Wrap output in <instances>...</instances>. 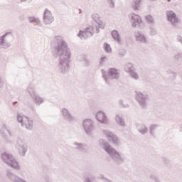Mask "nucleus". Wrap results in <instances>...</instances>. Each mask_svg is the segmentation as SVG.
Masks as SVG:
<instances>
[{
  "label": "nucleus",
  "instance_id": "f257e3e1",
  "mask_svg": "<svg viewBox=\"0 0 182 182\" xmlns=\"http://www.w3.org/2000/svg\"><path fill=\"white\" fill-rule=\"evenodd\" d=\"M54 52L58 56L57 69L60 73H68L70 63V50L63 37L56 36L54 38Z\"/></svg>",
  "mask_w": 182,
  "mask_h": 182
},
{
  "label": "nucleus",
  "instance_id": "f03ea898",
  "mask_svg": "<svg viewBox=\"0 0 182 182\" xmlns=\"http://www.w3.org/2000/svg\"><path fill=\"white\" fill-rule=\"evenodd\" d=\"M102 149L105 151L109 156V157L117 163L118 164H122L124 161V159L123 156L116 150V149L113 148L111 145L106 142L102 143Z\"/></svg>",
  "mask_w": 182,
  "mask_h": 182
},
{
  "label": "nucleus",
  "instance_id": "7ed1b4c3",
  "mask_svg": "<svg viewBox=\"0 0 182 182\" xmlns=\"http://www.w3.org/2000/svg\"><path fill=\"white\" fill-rule=\"evenodd\" d=\"M101 72L106 85H112L114 80H119L120 77V72L116 68H109L107 71L102 70Z\"/></svg>",
  "mask_w": 182,
  "mask_h": 182
},
{
  "label": "nucleus",
  "instance_id": "20e7f679",
  "mask_svg": "<svg viewBox=\"0 0 182 182\" xmlns=\"http://www.w3.org/2000/svg\"><path fill=\"white\" fill-rule=\"evenodd\" d=\"M1 160L4 163L7 164V166L11 167V168H14V170H19V163H18L15 156H13L10 153L4 152L1 154Z\"/></svg>",
  "mask_w": 182,
  "mask_h": 182
},
{
  "label": "nucleus",
  "instance_id": "39448f33",
  "mask_svg": "<svg viewBox=\"0 0 182 182\" xmlns=\"http://www.w3.org/2000/svg\"><path fill=\"white\" fill-rule=\"evenodd\" d=\"M135 99L142 109H146V107L149 106L150 97H149V94H147V92L136 91L135 92Z\"/></svg>",
  "mask_w": 182,
  "mask_h": 182
},
{
  "label": "nucleus",
  "instance_id": "423d86ee",
  "mask_svg": "<svg viewBox=\"0 0 182 182\" xmlns=\"http://www.w3.org/2000/svg\"><path fill=\"white\" fill-rule=\"evenodd\" d=\"M82 127L85 134L89 137H92L95 134V130H96V126L95 125V121L91 119H86L82 121Z\"/></svg>",
  "mask_w": 182,
  "mask_h": 182
},
{
  "label": "nucleus",
  "instance_id": "0eeeda50",
  "mask_svg": "<svg viewBox=\"0 0 182 182\" xmlns=\"http://www.w3.org/2000/svg\"><path fill=\"white\" fill-rule=\"evenodd\" d=\"M102 133L108 140L109 143H111V144H113L114 146L120 145V140L119 139V137H117V135L114 134V133L112 132V131L102 129Z\"/></svg>",
  "mask_w": 182,
  "mask_h": 182
},
{
  "label": "nucleus",
  "instance_id": "6e6552de",
  "mask_svg": "<svg viewBox=\"0 0 182 182\" xmlns=\"http://www.w3.org/2000/svg\"><path fill=\"white\" fill-rule=\"evenodd\" d=\"M14 34L11 32H7L3 36H0V49L6 50L11 48V41L8 39H12Z\"/></svg>",
  "mask_w": 182,
  "mask_h": 182
},
{
  "label": "nucleus",
  "instance_id": "1a4fd4ad",
  "mask_svg": "<svg viewBox=\"0 0 182 182\" xmlns=\"http://www.w3.org/2000/svg\"><path fill=\"white\" fill-rule=\"evenodd\" d=\"M27 92L30 95L31 97L33 99V102H35L36 105L40 106L42 105L45 100L43 98L41 97L39 95H36V92L35 91V87H33V84H30L27 87Z\"/></svg>",
  "mask_w": 182,
  "mask_h": 182
},
{
  "label": "nucleus",
  "instance_id": "9d476101",
  "mask_svg": "<svg viewBox=\"0 0 182 182\" xmlns=\"http://www.w3.org/2000/svg\"><path fill=\"white\" fill-rule=\"evenodd\" d=\"M166 19L168 22H170L171 26L176 28V26H178V23H180V18L177 16V14L174 13V11L170 10L166 11Z\"/></svg>",
  "mask_w": 182,
  "mask_h": 182
},
{
  "label": "nucleus",
  "instance_id": "9b49d317",
  "mask_svg": "<svg viewBox=\"0 0 182 182\" xmlns=\"http://www.w3.org/2000/svg\"><path fill=\"white\" fill-rule=\"evenodd\" d=\"M16 149L18 150L20 156H25L28 151V144L22 139H18L16 144Z\"/></svg>",
  "mask_w": 182,
  "mask_h": 182
},
{
  "label": "nucleus",
  "instance_id": "f8f14e48",
  "mask_svg": "<svg viewBox=\"0 0 182 182\" xmlns=\"http://www.w3.org/2000/svg\"><path fill=\"white\" fill-rule=\"evenodd\" d=\"M95 31H96L95 26L87 27L85 31H80L77 37L80 38V39H87V38H90L92 35H95Z\"/></svg>",
  "mask_w": 182,
  "mask_h": 182
},
{
  "label": "nucleus",
  "instance_id": "ddd939ff",
  "mask_svg": "<svg viewBox=\"0 0 182 182\" xmlns=\"http://www.w3.org/2000/svg\"><path fill=\"white\" fill-rule=\"evenodd\" d=\"M60 114L65 122H68V123H75L76 122V118L72 115L68 108H61Z\"/></svg>",
  "mask_w": 182,
  "mask_h": 182
},
{
  "label": "nucleus",
  "instance_id": "4468645a",
  "mask_svg": "<svg viewBox=\"0 0 182 182\" xmlns=\"http://www.w3.org/2000/svg\"><path fill=\"white\" fill-rule=\"evenodd\" d=\"M92 26L95 28L96 29V33H99L100 32V29H103L105 28V25L103 24V22L100 20L99 18V15L97 14H93L92 16Z\"/></svg>",
  "mask_w": 182,
  "mask_h": 182
},
{
  "label": "nucleus",
  "instance_id": "2eb2a0df",
  "mask_svg": "<svg viewBox=\"0 0 182 182\" xmlns=\"http://www.w3.org/2000/svg\"><path fill=\"white\" fill-rule=\"evenodd\" d=\"M54 21L55 18L53 17V15H52V12L48 9H46L43 16V23L44 25H51Z\"/></svg>",
  "mask_w": 182,
  "mask_h": 182
},
{
  "label": "nucleus",
  "instance_id": "dca6fc26",
  "mask_svg": "<svg viewBox=\"0 0 182 182\" xmlns=\"http://www.w3.org/2000/svg\"><path fill=\"white\" fill-rule=\"evenodd\" d=\"M6 176L11 182H27L26 180L22 179L18 175L14 173L12 171L8 170L6 172Z\"/></svg>",
  "mask_w": 182,
  "mask_h": 182
},
{
  "label": "nucleus",
  "instance_id": "f3484780",
  "mask_svg": "<svg viewBox=\"0 0 182 182\" xmlns=\"http://www.w3.org/2000/svg\"><path fill=\"white\" fill-rule=\"evenodd\" d=\"M129 21L132 23V28H136V26H139L140 23H141V18L140 16L132 13L129 15Z\"/></svg>",
  "mask_w": 182,
  "mask_h": 182
},
{
  "label": "nucleus",
  "instance_id": "a211bd4d",
  "mask_svg": "<svg viewBox=\"0 0 182 182\" xmlns=\"http://www.w3.org/2000/svg\"><path fill=\"white\" fill-rule=\"evenodd\" d=\"M135 40L139 43H148L149 39L147 38V36L143 33L141 31H136L134 33Z\"/></svg>",
  "mask_w": 182,
  "mask_h": 182
},
{
  "label": "nucleus",
  "instance_id": "6ab92c4d",
  "mask_svg": "<svg viewBox=\"0 0 182 182\" xmlns=\"http://www.w3.org/2000/svg\"><path fill=\"white\" fill-rule=\"evenodd\" d=\"M21 126L26 130H33V120L28 117L24 116V122Z\"/></svg>",
  "mask_w": 182,
  "mask_h": 182
},
{
  "label": "nucleus",
  "instance_id": "aec40b11",
  "mask_svg": "<svg viewBox=\"0 0 182 182\" xmlns=\"http://www.w3.org/2000/svg\"><path fill=\"white\" fill-rule=\"evenodd\" d=\"M95 117L97 120L102 124H107V117H106V114H105V112L102 111L98 112L96 114Z\"/></svg>",
  "mask_w": 182,
  "mask_h": 182
},
{
  "label": "nucleus",
  "instance_id": "412c9836",
  "mask_svg": "<svg viewBox=\"0 0 182 182\" xmlns=\"http://www.w3.org/2000/svg\"><path fill=\"white\" fill-rule=\"evenodd\" d=\"M115 123L121 127H126V122H124V117L122 114H117L115 115Z\"/></svg>",
  "mask_w": 182,
  "mask_h": 182
},
{
  "label": "nucleus",
  "instance_id": "4be33fe9",
  "mask_svg": "<svg viewBox=\"0 0 182 182\" xmlns=\"http://www.w3.org/2000/svg\"><path fill=\"white\" fill-rule=\"evenodd\" d=\"M136 128L138 130V132L144 136V134H147V132H149V128L143 124H135Z\"/></svg>",
  "mask_w": 182,
  "mask_h": 182
},
{
  "label": "nucleus",
  "instance_id": "5701e85b",
  "mask_svg": "<svg viewBox=\"0 0 182 182\" xmlns=\"http://www.w3.org/2000/svg\"><path fill=\"white\" fill-rule=\"evenodd\" d=\"M111 35L114 40H115L117 43H120L122 42V39L120 38V34H119V32L116 30H114L111 32Z\"/></svg>",
  "mask_w": 182,
  "mask_h": 182
},
{
  "label": "nucleus",
  "instance_id": "b1692460",
  "mask_svg": "<svg viewBox=\"0 0 182 182\" xmlns=\"http://www.w3.org/2000/svg\"><path fill=\"white\" fill-rule=\"evenodd\" d=\"M73 146H75V150H79L80 151H83L86 149V145L79 142H74Z\"/></svg>",
  "mask_w": 182,
  "mask_h": 182
},
{
  "label": "nucleus",
  "instance_id": "393cba45",
  "mask_svg": "<svg viewBox=\"0 0 182 182\" xmlns=\"http://www.w3.org/2000/svg\"><path fill=\"white\" fill-rule=\"evenodd\" d=\"M29 23H36L38 26H41V20L35 16H30L28 18Z\"/></svg>",
  "mask_w": 182,
  "mask_h": 182
},
{
  "label": "nucleus",
  "instance_id": "a878e982",
  "mask_svg": "<svg viewBox=\"0 0 182 182\" xmlns=\"http://www.w3.org/2000/svg\"><path fill=\"white\" fill-rule=\"evenodd\" d=\"M124 70L127 73H131V72L134 71V66H133V64L127 63L124 65Z\"/></svg>",
  "mask_w": 182,
  "mask_h": 182
},
{
  "label": "nucleus",
  "instance_id": "bb28decb",
  "mask_svg": "<svg viewBox=\"0 0 182 182\" xmlns=\"http://www.w3.org/2000/svg\"><path fill=\"white\" fill-rule=\"evenodd\" d=\"M157 127H159V125L156 124H151L149 127V132H150V134L151 136H154L156 133V130L157 129Z\"/></svg>",
  "mask_w": 182,
  "mask_h": 182
},
{
  "label": "nucleus",
  "instance_id": "cd10ccee",
  "mask_svg": "<svg viewBox=\"0 0 182 182\" xmlns=\"http://www.w3.org/2000/svg\"><path fill=\"white\" fill-rule=\"evenodd\" d=\"M93 180H95V177L91 176H85V182H93ZM104 182H113L110 179L105 178H104Z\"/></svg>",
  "mask_w": 182,
  "mask_h": 182
},
{
  "label": "nucleus",
  "instance_id": "c85d7f7f",
  "mask_svg": "<svg viewBox=\"0 0 182 182\" xmlns=\"http://www.w3.org/2000/svg\"><path fill=\"white\" fill-rule=\"evenodd\" d=\"M141 2V0H134V4H132V8L134 11H137V9H139V6Z\"/></svg>",
  "mask_w": 182,
  "mask_h": 182
},
{
  "label": "nucleus",
  "instance_id": "c756f323",
  "mask_svg": "<svg viewBox=\"0 0 182 182\" xmlns=\"http://www.w3.org/2000/svg\"><path fill=\"white\" fill-rule=\"evenodd\" d=\"M145 19L149 25H153L154 23V18H153V16L150 15H147L145 16Z\"/></svg>",
  "mask_w": 182,
  "mask_h": 182
},
{
  "label": "nucleus",
  "instance_id": "7c9ffc66",
  "mask_svg": "<svg viewBox=\"0 0 182 182\" xmlns=\"http://www.w3.org/2000/svg\"><path fill=\"white\" fill-rule=\"evenodd\" d=\"M129 76H131L132 79H134V80H139V79L140 78L139 74L135 71L129 73Z\"/></svg>",
  "mask_w": 182,
  "mask_h": 182
},
{
  "label": "nucleus",
  "instance_id": "2f4dec72",
  "mask_svg": "<svg viewBox=\"0 0 182 182\" xmlns=\"http://www.w3.org/2000/svg\"><path fill=\"white\" fill-rule=\"evenodd\" d=\"M81 58H82V59H81L80 62H82V63L84 66H90V61H89L87 59H86V58H85V56H82Z\"/></svg>",
  "mask_w": 182,
  "mask_h": 182
},
{
  "label": "nucleus",
  "instance_id": "473e14b6",
  "mask_svg": "<svg viewBox=\"0 0 182 182\" xmlns=\"http://www.w3.org/2000/svg\"><path fill=\"white\" fill-rule=\"evenodd\" d=\"M104 49L107 53H112V48L110 47V45L108 43H104Z\"/></svg>",
  "mask_w": 182,
  "mask_h": 182
},
{
  "label": "nucleus",
  "instance_id": "72a5a7b5",
  "mask_svg": "<svg viewBox=\"0 0 182 182\" xmlns=\"http://www.w3.org/2000/svg\"><path fill=\"white\" fill-rule=\"evenodd\" d=\"M25 120V117H22L21 115L17 114V121L18 123L21 124V126L23 124Z\"/></svg>",
  "mask_w": 182,
  "mask_h": 182
},
{
  "label": "nucleus",
  "instance_id": "f704fd0d",
  "mask_svg": "<svg viewBox=\"0 0 182 182\" xmlns=\"http://www.w3.org/2000/svg\"><path fill=\"white\" fill-rule=\"evenodd\" d=\"M119 105L120 107H124V108L129 107V105L126 103L124 101H123L122 100H119Z\"/></svg>",
  "mask_w": 182,
  "mask_h": 182
},
{
  "label": "nucleus",
  "instance_id": "c9c22d12",
  "mask_svg": "<svg viewBox=\"0 0 182 182\" xmlns=\"http://www.w3.org/2000/svg\"><path fill=\"white\" fill-rule=\"evenodd\" d=\"M174 60H177L178 62H182V54L177 53L174 55Z\"/></svg>",
  "mask_w": 182,
  "mask_h": 182
},
{
  "label": "nucleus",
  "instance_id": "e433bc0d",
  "mask_svg": "<svg viewBox=\"0 0 182 182\" xmlns=\"http://www.w3.org/2000/svg\"><path fill=\"white\" fill-rule=\"evenodd\" d=\"M118 55L119 56V58H123L124 56V55H126V50L121 48L118 51Z\"/></svg>",
  "mask_w": 182,
  "mask_h": 182
},
{
  "label": "nucleus",
  "instance_id": "4c0bfd02",
  "mask_svg": "<svg viewBox=\"0 0 182 182\" xmlns=\"http://www.w3.org/2000/svg\"><path fill=\"white\" fill-rule=\"evenodd\" d=\"M150 178L154 182H160V178H159V176H154V175H151Z\"/></svg>",
  "mask_w": 182,
  "mask_h": 182
},
{
  "label": "nucleus",
  "instance_id": "58836bf2",
  "mask_svg": "<svg viewBox=\"0 0 182 182\" xmlns=\"http://www.w3.org/2000/svg\"><path fill=\"white\" fill-rule=\"evenodd\" d=\"M169 75V77H171L170 80H174V79H176V76H177V75L175 73L171 71L170 72Z\"/></svg>",
  "mask_w": 182,
  "mask_h": 182
},
{
  "label": "nucleus",
  "instance_id": "ea45409f",
  "mask_svg": "<svg viewBox=\"0 0 182 182\" xmlns=\"http://www.w3.org/2000/svg\"><path fill=\"white\" fill-rule=\"evenodd\" d=\"M149 34L151 35L152 36H154V35H156L157 34V31L154 28H151Z\"/></svg>",
  "mask_w": 182,
  "mask_h": 182
},
{
  "label": "nucleus",
  "instance_id": "a19ab883",
  "mask_svg": "<svg viewBox=\"0 0 182 182\" xmlns=\"http://www.w3.org/2000/svg\"><path fill=\"white\" fill-rule=\"evenodd\" d=\"M162 161L165 163V164H170V160L167 159V157H162Z\"/></svg>",
  "mask_w": 182,
  "mask_h": 182
},
{
  "label": "nucleus",
  "instance_id": "79ce46f5",
  "mask_svg": "<svg viewBox=\"0 0 182 182\" xmlns=\"http://www.w3.org/2000/svg\"><path fill=\"white\" fill-rule=\"evenodd\" d=\"M106 60H107V57H102L100 60V65H102V63H103L104 62H106Z\"/></svg>",
  "mask_w": 182,
  "mask_h": 182
},
{
  "label": "nucleus",
  "instance_id": "37998d69",
  "mask_svg": "<svg viewBox=\"0 0 182 182\" xmlns=\"http://www.w3.org/2000/svg\"><path fill=\"white\" fill-rule=\"evenodd\" d=\"M27 0H21V2H26Z\"/></svg>",
  "mask_w": 182,
  "mask_h": 182
},
{
  "label": "nucleus",
  "instance_id": "c03bdc74",
  "mask_svg": "<svg viewBox=\"0 0 182 182\" xmlns=\"http://www.w3.org/2000/svg\"><path fill=\"white\" fill-rule=\"evenodd\" d=\"M16 103H18V102H13V105H16Z\"/></svg>",
  "mask_w": 182,
  "mask_h": 182
},
{
  "label": "nucleus",
  "instance_id": "a18cd8bd",
  "mask_svg": "<svg viewBox=\"0 0 182 182\" xmlns=\"http://www.w3.org/2000/svg\"><path fill=\"white\" fill-rule=\"evenodd\" d=\"M149 1H151V2H153V1H157V0H149Z\"/></svg>",
  "mask_w": 182,
  "mask_h": 182
},
{
  "label": "nucleus",
  "instance_id": "49530a36",
  "mask_svg": "<svg viewBox=\"0 0 182 182\" xmlns=\"http://www.w3.org/2000/svg\"><path fill=\"white\" fill-rule=\"evenodd\" d=\"M167 2H171V0H167Z\"/></svg>",
  "mask_w": 182,
  "mask_h": 182
}]
</instances>
